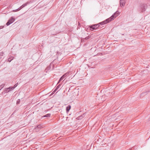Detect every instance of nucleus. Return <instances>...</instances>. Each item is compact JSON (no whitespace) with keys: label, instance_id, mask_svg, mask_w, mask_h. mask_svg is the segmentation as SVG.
Masks as SVG:
<instances>
[{"label":"nucleus","instance_id":"7","mask_svg":"<svg viewBox=\"0 0 150 150\" xmlns=\"http://www.w3.org/2000/svg\"><path fill=\"white\" fill-rule=\"evenodd\" d=\"M120 6L121 7L125 5V0H120Z\"/></svg>","mask_w":150,"mask_h":150},{"label":"nucleus","instance_id":"16","mask_svg":"<svg viewBox=\"0 0 150 150\" xmlns=\"http://www.w3.org/2000/svg\"><path fill=\"white\" fill-rule=\"evenodd\" d=\"M60 86V84L59 85L55 88V91H57L59 88V86Z\"/></svg>","mask_w":150,"mask_h":150},{"label":"nucleus","instance_id":"21","mask_svg":"<svg viewBox=\"0 0 150 150\" xmlns=\"http://www.w3.org/2000/svg\"><path fill=\"white\" fill-rule=\"evenodd\" d=\"M55 91V89L54 90L53 92L52 93L51 95L52 94H53L55 92V91Z\"/></svg>","mask_w":150,"mask_h":150},{"label":"nucleus","instance_id":"14","mask_svg":"<svg viewBox=\"0 0 150 150\" xmlns=\"http://www.w3.org/2000/svg\"><path fill=\"white\" fill-rule=\"evenodd\" d=\"M4 84H2L0 86V90L4 87Z\"/></svg>","mask_w":150,"mask_h":150},{"label":"nucleus","instance_id":"22","mask_svg":"<svg viewBox=\"0 0 150 150\" xmlns=\"http://www.w3.org/2000/svg\"><path fill=\"white\" fill-rule=\"evenodd\" d=\"M6 92H8V90H7V88L6 89Z\"/></svg>","mask_w":150,"mask_h":150},{"label":"nucleus","instance_id":"3","mask_svg":"<svg viewBox=\"0 0 150 150\" xmlns=\"http://www.w3.org/2000/svg\"><path fill=\"white\" fill-rule=\"evenodd\" d=\"M100 27L99 24H95L89 26L90 29L91 31H93L94 30Z\"/></svg>","mask_w":150,"mask_h":150},{"label":"nucleus","instance_id":"18","mask_svg":"<svg viewBox=\"0 0 150 150\" xmlns=\"http://www.w3.org/2000/svg\"><path fill=\"white\" fill-rule=\"evenodd\" d=\"M18 83H16L13 87V88H16L17 86H18Z\"/></svg>","mask_w":150,"mask_h":150},{"label":"nucleus","instance_id":"10","mask_svg":"<svg viewBox=\"0 0 150 150\" xmlns=\"http://www.w3.org/2000/svg\"><path fill=\"white\" fill-rule=\"evenodd\" d=\"M71 108V106L70 105H69L68 106H67L66 107V110L67 112H68L69 111V110Z\"/></svg>","mask_w":150,"mask_h":150},{"label":"nucleus","instance_id":"25","mask_svg":"<svg viewBox=\"0 0 150 150\" xmlns=\"http://www.w3.org/2000/svg\"><path fill=\"white\" fill-rule=\"evenodd\" d=\"M149 120H150V118H149Z\"/></svg>","mask_w":150,"mask_h":150},{"label":"nucleus","instance_id":"12","mask_svg":"<svg viewBox=\"0 0 150 150\" xmlns=\"http://www.w3.org/2000/svg\"><path fill=\"white\" fill-rule=\"evenodd\" d=\"M14 58V57H9L8 59V61L10 62L11 60H12Z\"/></svg>","mask_w":150,"mask_h":150},{"label":"nucleus","instance_id":"4","mask_svg":"<svg viewBox=\"0 0 150 150\" xmlns=\"http://www.w3.org/2000/svg\"><path fill=\"white\" fill-rule=\"evenodd\" d=\"M71 73L70 72H68L65 73V74H64V75L62 76L60 79L59 82H58V83L59 82L61 81L64 78H65L67 76H69V75L70 74H71Z\"/></svg>","mask_w":150,"mask_h":150},{"label":"nucleus","instance_id":"24","mask_svg":"<svg viewBox=\"0 0 150 150\" xmlns=\"http://www.w3.org/2000/svg\"><path fill=\"white\" fill-rule=\"evenodd\" d=\"M104 97H105V96H102V98H104Z\"/></svg>","mask_w":150,"mask_h":150},{"label":"nucleus","instance_id":"23","mask_svg":"<svg viewBox=\"0 0 150 150\" xmlns=\"http://www.w3.org/2000/svg\"><path fill=\"white\" fill-rule=\"evenodd\" d=\"M78 25H80V23L79 22L78 23Z\"/></svg>","mask_w":150,"mask_h":150},{"label":"nucleus","instance_id":"11","mask_svg":"<svg viewBox=\"0 0 150 150\" xmlns=\"http://www.w3.org/2000/svg\"><path fill=\"white\" fill-rule=\"evenodd\" d=\"M50 114H47V115H45L43 116L44 117H49L50 116Z\"/></svg>","mask_w":150,"mask_h":150},{"label":"nucleus","instance_id":"9","mask_svg":"<svg viewBox=\"0 0 150 150\" xmlns=\"http://www.w3.org/2000/svg\"><path fill=\"white\" fill-rule=\"evenodd\" d=\"M14 89V88H13V87H10L8 88H7V90H8V92H9V91H11V90H13Z\"/></svg>","mask_w":150,"mask_h":150},{"label":"nucleus","instance_id":"5","mask_svg":"<svg viewBox=\"0 0 150 150\" xmlns=\"http://www.w3.org/2000/svg\"><path fill=\"white\" fill-rule=\"evenodd\" d=\"M15 21V19L13 17H11L8 21L6 23V25H9L10 24L13 23Z\"/></svg>","mask_w":150,"mask_h":150},{"label":"nucleus","instance_id":"2","mask_svg":"<svg viewBox=\"0 0 150 150\" xmlns=\"http://www.w3.org/2000/svg\"><path fill=\"white\" fill-rule=\"evenodd\" d=\"M33 2L32 1H27L25 3L23 4L19 8H18V9L13 10V11L15 12L16 11H17L20 10L22 8L25 7V6H27L28 4H29L30 3H32Z\"/></svg>","mask_w":150,"mask_h":150},{"label":"nucleus","instance_id":"17","mask_svg":"<svg viewBox=\"0 0 150 150\" xmlns=\"http://www.w3.org/2000/svg\"><path fill=\"white\" fill-rule=\"evenodd\" d=\"M4 54V53L3 52H1L0 53V56H3Z\"/></svg>","mask_w":150,"mask_h":150},{"label":"nucleus","instance_id":"19","mask_svg":"<svg viewBox=\"0 0 150 150\" xmlns=\"http://www.w3.org/2000/svg\"><path fill=\"white\" fill-rule=\"evenodd\" d=\"M20 102V99H18V100L17 101V102H16L17 104H19Z\"/></svg>","mask_w":150,"mask_h":150},{"label":"nucleus","instance_id":"6","mask_svg":"<svg viewBox=\"0 0 150 150\" xmlns=\"http://www.w3.org/2000/svg\"><path fill=\"white\" fill-rule=\"evenodd\" d=\"M145 5L144 4H142L140 5L139 7V8L141 9V12H143L145 10L146 8L145 7Z\"/></svg>","mask_w":150,"mask_h":150},{"label":"nucleus","instance_id":"15","mask_svg":"<svg viewBox=\"0 0 150 150\" xmlns=\"http://www.w3.org/2000/svg\"><path fill=\"white\" fill-rule=\"evenodd\" d=\"M42 126L40 125H38L37 126V127L38 128V129H40V128H41Z\"/></svg>","mask_w":150,"mask_h":150},{"label":"nucleus","instance_id":"20","mask_svg":"<svg viewBox=\"0 0 150 150\" xmlns=\"http://www.w3.org/2000/svg\"><path fill=\"white\" fill-rule=\"evenodd\" d=\"M89 38H90V37H89V36H88V37H86V38H85V39L86 40H87L88 39H89Z\"/></svg>","mask_w":150,"mask_h":150},{"label":"nucleus","instance_id":"1","mask_svg":"<svg viewBox=\"0 0 150 150\" xmlns=\"http://www.w3.org/2000/svg\"><path fill=\"white\" fill-rule=\"evenodd\" d=\"M119 14L120 13L117 11L114 14L112 15L111 17L106 19L104 21L99 23L98 24H99V25L100 24L103 25L111 21L112 20H114L115 18L118 16Z\"/></svg>","mask_w":150,"mask_h":150},{"label":"nucleus","instance_id":"8","mask_svg":"<svg viewBox=\"0 0 150 150\" xmlns=\"http://www.w3.org/2000/svg\"><path fill=\"white\" fill-rule=\"evenodd\" d=\"M111 93H110V92H109L108 93H107V96H106V98H107V97H109L110 98L112 97L111 96ZM106 96L107 95H106Z\"/></svg>","mask_w":150,"mask_h":150},{"label":"nucleus","instance_id":"13","mask_svg":"<svg viewBox=\"0 0 150 150\" xmlns=\"http://www.w3.org/2000/svg\"><path fill=\"white\" fill-rule=\"evenodd\" d=\"M84 114H85V113H84L82 115L80 116H79L77 118H78V119H81L83 118V115H84Z\"/></svg>","mask_w":150,"mask_h":150}]
</instances>
